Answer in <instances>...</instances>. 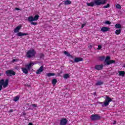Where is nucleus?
I'll return each instance as SVG.
<instances>
[{
  "mask_svg": "<svg viewBox=\"0 0 125 125\" xmlns=\"http://www.w3.org/2000/svg\"><path fill=\"white\" fill-rule=\"evenodd\" d=\"M40 18V16L39 15H36L34 17L30 16L28 18V22H31V25H33L34 26H37L38 25V22H35L34 21H37L39 20V18Z\"/></svg>",
  "mask_w": 125,
  "mask_h": 125,
  "instance_id": "obj_1",
  "label": "nucleus"
},
{
  "mask_svg": "<svg viewBox=\"0 0 125 125\" xmlns=\"http://www.w3.org/2000/svg\"><path fill=\"white\" fill-rule=\"evenodd\" d=\"M110 102H112L111 98L106 96L104 102H99L98 103L102 105V107H107V106L109 105V104H110Z\"/></svg>",
  "mask_w": 125,
  "mask_h": 125,
  "instance_id": "obj_2",
  "label": "nucleus"
},
{
  "mask_svg": "<svg viewBox=\"0 0 125 125\" xmlns=\"http://www.w3.org/2000/svg\"><path fill=\"white\" fill-rule=\"evenodd\" d=\"M34 65H35V63L33 62H31L28 64L26 65V68L23 67L21 68L23 73L24 74H25V75H27V74H29V71L31 70V68L32 66H34Z\"/></svg>",
  "mask_w": 125,
  "mask_h": 125,
  "instance_id": "obj_3",
  "label": "nucleus"
},
{
  "mask_svg": "<svg viewBox=\"0 0 125 125\" xmlns=\"http://www.w3.org/2000/svg\"><path fill=\"white\" fill-rule=\"evenodd\" d=\"M9 83V79H6L5 80L4 79L0 80V91L2 89V86L4 88L7 87L8 85V83Z\"/></svg>",
  "mask_w": 125,
  "mask_h": 125,
  "instance_id": "obj_4",
  "label": "nucleus"
},
{
  "mask_svg": "<svg viewBox=\"0 0 125 125\" xmlns=\"http://www.w3.org/2000/svg\"><path fill=\"white\" fill-rule=\"evenodd\" d=\"M36 51L35 49H30L26 52V57L27 58H32V57H35L36 56Z\"/></svg>",
  "mask_w": 125,
  "mask_h": 125,
  "instance_id": "obj_5",
  "label": "nucleus"
},
{
  "mask_svg": "<svg viewBox=\"0 0 125 125\" xmlns=\"http://www.w3.org/2000/svg\"><path fill=\"white\" fill-rule=\"evenodd\" d=\"M111 58L110 56H107L105 59V62L106 64L107 65H111V64H115L116 63V61L115 60H110Z\"/></svg>",
  "mask_w": 125,
  "mask_h": 125,
  "instance_id": "obj_6",
  "label": "nucleus"
},
{
  "mask_svg": "<svg viewBox=\"0 0 125 125\" xmlns=\"http://www.w3.org/2000/svg\"><path fill=\"white\" fill-rule=\"evenodd\" d=\"M90 119L91 121H98L101 119V116L97 114H92L90 117Z\"/></svg>",
  "mask_w": 125,
  "mask_h": 125,
  "instance_id": "obj_7",
  "label": "nucleus"
},
{
  "mask_svg": "<svg viewBox=\"0 0 125 125\" xmlns=\"http://www.w3.org/2000/svg\"><path fill=\"white\" fill-rule=\"evenodd\" d=\"M107 0H95L94 2L96 5L99 6L101 4H105Z\"/></svg>",
  "mask_w": 125,
  "mask_h": 125,
  "instance_id": "obj_8",
  "label": "nucleus"
},
{
  "mask_svg": "<svg viewBox=\"0 0 125 125\" xmlns=\"http://www.w3.org/2000/svg\"><path fill=\"white\" fill-rule=\"evenodd\" d=\"M5 74L8 77L9 76L11 77V76H15V75H16V73L14 72V71L12 70H8L6 71Z\"/></svg>",
  "mask_w": 125,
  "mask_h": 125,
  "instance_id": "obj_9",
  "label": "nucleus"
},
{
  "mask_svg": "<svg viewBox=\"0 0 125 125\" xmlns=\"http://www.w3.org/2000/svg\"><path fill=\"white\" fill-rule=\"evenodd\" d=\"M67 124H68V120L66 118L61 119L60 122V125H66Z\"/></svg>",
  "mask_w": 125,
  "mask_h": 125,
  "instance_id": "obj_10",
  "label": "nucleus"
},
{
  "mask_svg": "<svg viewBox=\"0 0 125 125\" xmlns=\"http://www.w3.org/2000/svg\"><path fill=\"white\" fill-rule=\"evenodd\" d=\"M103 64L96 65L95 66V69L99 71L100 70H102V69H103Z\"/></svg>",
  "mask_w": 125,
  "mask_h": 125,
  "instance_id": "obj_11",
  "label": "nucleus"
},
{
  "mask_svg": "<svg viewBox=\"0 0 125 125\" xmlns=\"http://www.w3.org/2000/svg\"><path fill=\"white\" fill-rule=\"evenodd\" d=\"M43 71V66H41L39 69H38L37 71H36V74L37 75H40V74H41L42 73V72Z\"/></svg>",
  "mask_w": 125,
  "mask_h": 125,
  "instance_id": "obj_12",
  "label": "nucleus"
},
{
  "mask_svg": "<svg viewBox=\"0 0 125 125\" xmlns=\"http://www.w3.org/2000/svg\"><path fill=\"white\" fill-rule=\"evenodd\" d=\"M17 36H18V37H23V36H28V33H23L22 32H19L17 34Z\"/></svg>",
  "mask_w": 125,
  "mask_h": 125,
  "instance_id": "obj_13",
  "label": "nucleus"
},
{
  "mask_svg": "<svg viewBox=\"0 0 125 125\" xmlns=\"http://www.w3.org/2000/svg\"><path fill=\"white\" fill-rule=\"evenodd\" d=\"M21 29V25L18 26L16 28L14 29V33H19V31Z\"/></svg>",
  "mask_w": 125,
  "mask_h": 125,
  "instance_id": "obj_14",
  "label": "nucleus"
},
{
  "mask_svg": "<svg viewBox=\"0 0 125 125\" xmlns=\"http://www.w3.org/2000/svg\"><path fill=\"white\" fill-rule=\"evenodd\" d=\"M101 31L102 32H107V31H109V30H110V28L109 27H103L101 28Z\"/></svg>",
  "mask_w": 125,
  "mask_h": 125,
  "instance_id": "obj_15",
  "label": "nucleus"
},
{
  "mask_svg": "<svg viewBox=\"0 0 125 125\" xmlns=\"http://www.w3.org/2000/svg\"><path fill=\"white\" fill-rule=\"evenodd\" d=\"M83 59L82 58H75L74 59V62L76 63H78V62H81V61H83Z\"/></svg>",
  "mask_w": 125,
  "mask_h": 125,
  "instance_id": "obj_16",
  "label": "nucleus"
},
{
  "mask_svg": "<svg viewBox=\"0 0 125 125\" xmlns=\"http://www.w3.org/2000/svg\"><path fill=\"white\" fill-rule=\"evenodd\" d=\"M64 4L65 5H69V4H72V1L70 0H66L65 1H63Z\"/></svg>",
  "mask_w": 125,
  "mask_h": 125,
  "instance_id": "obj_17",
  "label": "nucleus"
},
{
  "mask_svg": "<svg viewBox=\"0 0 125 125\" xmlns=\"http://www.w3.org/2000/svg\"><path fill=\"white\" fill-rule=\"evenodd\" d=\"M95 4V2L92 1L90 3H87V6H91V7H93Z\"/></svg>",
  "mask_w": 125,
  "mask_h": 125,
  "instance_id": "obj_18",
  "label": "nucleus"
},
{
  "mask_svg": "<svg viewBox=\"0 0 125 125\" xmlns=\"http://www.w3.org/2000/svg\"><path fill=\"white\" fill-rule=\"evenodd\" d=\"M64 54H65V55H67V56H69V57H71V58H73V57L72 55H71V54L69 53V52L65 51L64 52Z\"/></svg>",
  "mask_w": 125,
  "mask_h": 125,
  "instance_id": "obj_19",
  "label": "nucleus"
},
{
  "mask_svg": "<svg viewBox=\"0 0 125 125\" xmlns=\"http://www.w3.org/2000/svg\"><path fill=\"white\" fill-rule=\"evenodd\" d=\"M119 76H122V77H125V72L124 71H121L119 72Z\"/></svg>",
  "mask_w": 125,
  "mask_h": 125,
  "instance_id": "obj_20",
  "label": "nucleus"
},
{
  "mask_svg": "<svg viewBox=\"0 0 125 125\" xmlns=\"http://www.w3.org/2000/svg\"><path fill=\"white\" fill-rule=\"evenodd\" d=\"M57 83V80H56V79H53L52 80V84H53V85H55Z\"/></svg>",
  "mask_w": 125,
  "mask_h": 125,
  "instance_id": "obj_21",
  "label": "nucleus"
},
{
  "mask_svg": "<svg viewBox=\"0 0 125 125\" xmlns=\"http://www.w3.org/2000/svg\"><path fill=\"white\" fill-rule=\"evenodd\" d=\"M121 32H122V29H117L115 31V34L116 35H120V34H121Z\"/></svg>",
  "mask_w": 125,
  "mask_h": 125,
  "instance_id": "obj_22",
  "label": "nucleus"
},
{
  "mask_svg": "<svg viewBox=\"0 0 125 125\" xmlns=\"http://www.w3.org/2000/svg\"><path fill=\"white\" fill-rule=\"evenodd\" d=\"M103 83H104L103 82L98 81L96 83V85H102V84H103Z\"/></svg>",
  "mask_w": 125,
  "mask_h": 125,
  "instance_id": "obj_23",
  "label": "nucleus"
},
{
  "mask_svg": "<svg viewBox=\"0 0 125 125\" xmlns=\"http://www.w3.org/2000/svg\"><path fill=\"white\" fill-rule=\"evenodd\" d=\"M115 28H116V29H121L122 28V25L120 24H116L115 25Z\"/></svg>",
  "mask_w": 125,
  "mask_h": 125,
  "instance_id": "obj_24",
  "label": "nucleus"
},
{
  "mask_svg": "<svg viewBox=\"0 0 125 125\" xmlns=\"http://www.w3.org/2000/svg\"><path fill=\"white\" fill-rule=\"evenodd\" d=\"M99 60H100V61H103L105 60V56H102L101 57H99Z\"/></svg>",
  "mask_w": 125,
  "mask_h": 125,
  "instance_id": "obj_25",
  "label": "nucleus"
},
{
  "mask_svg": "<svg viewBox=\"0 0 125 125\" xmlns=\"http://www.w3.org/2000/svg\"><path fill=\"white\" fill-rule=\"evenodd\" d=\"M19 100V97H18V96H17L14 97V101H15V102H17V101H18Z\"/></svg>",
  "mask_w": 125,
  "mask_h": 125,
  "instance_id": "obj_26",
  "label": "nucleus"
},
{
  "mask_svg": "<svg viewBox=\"0 0 125 125\" xmlns=\"http://www.w3.org/2000/svg\"><path fill=\"white\" fill-rule=\"evenodd\" d=\"M47 77H51L52 76H55V73H48L47 74Z\"/></svg>",
  "mask_w": 125,
  "mask_h": 125,
  "instance_id": "obj_27",
  "label": "nucleus"
},
{
  "mask_svg": "<svg viewBox=\"0 0 125 125\" xmlns=\"http://www.w3.org/2000/svg\"><path fill=\"white\" fill-rule=\"evenodd\" d=\"M64 79H68V78H70V75L68 74H64L63 76Z\"/></svg>",
  "mask_w": 125,
  "mask_h": 125,
  "instance_id": "obj_28",
  "label": "nucleus"
},
{
  "mask_svg": "<svg viewBox=\"0 0 125 125\" xmlns=\"http://www.w3.org/2000/svg\"><path fill=\"white\" fill-rule=\"evenodd\" d=\"M116 8H118V9H121V8H122V6H121V5L118 4L116 5Z\"/></svg>",
  "mask_w": 125,
  "mask_h": 125,
  "instance_id": "obj_29",
  "label": "nucleus"
},
{
  "mask_svg": "<svg viewBox=\"0 0 125 125\" xmlns=\"http://www.w3.org/2000/svg\"><path fill=\"white\" fill-rule=\"evenodd\" d=\"M39 56H40V58L42 59V58H43V57H44V55L42 53H41V54H40Z\"/></svg>",
  "mask_w": 125,
  "mask_h": 125,
  "instance_id": "obj_30",
  "label": "nucleus"
},
{
  "mask_svg": "<svg viewBox=\"0 0 125 125\" xmlns=\"http://www.w3.org/2000/svg\"><path fill=\"white\" fill-rule=\"evenodd\" d=\"M110 7V4H107L106 5L104 6L103 8H109Z\"/></svg>",
  "mask_w": 125,
  "mask_h": 125,
  "instance_id": "obj_31",
  "label": "nucleus"
},
{
  "mask_svg": "<svg viewBox=\"0 0 125 125\" xmlns=\"http://www.w3.org/2000/svg\"><path fill=\"white\" fill-rule=\"evenodd\" d=\"M105 24H106L107 25H111V22L110 21H106L105 22Z\"/></svg>",
  "mask_w": 125,
  "mask_h": 125,
  "instance_id": "obj_32",
  "label": "nucleus"
},
{
  "mask_svg": "<svg viewBox=\"0 0 125 125\" xmlns=\"http://www.w3.org/2000/svg\"><path fill=\"white\" fill-rule=\"evenodd\" d=\"M101 48H102V46L101 45H98L97 49L98 50H100V49H101Z\"/></svg>",
  "mask_w": 125,
  "mask_h": 125,
  "instance_id": "obj_33",
  "label": "nucleus"
},
{
  "mask_svg": "<svg viewBox=\"0 0 125 125\" xmlns=\"http://www.w3.org/2000/svg\"><path fill=\"white\" fill-rule=\"evenodd\" d=\"M32 106L34 107L35 108H37V107H38V105L36 104H32Z\"/></svg>",
  "mask_w": 125,
  "mask_h": 125,
  "instance_id": "obj_34",
  "label": "nucleus"
},
{
  "mask_svg": "<svg viewBox=\"0 0 125 125\" xmlns=\"http://www.w3.org/2000/svg\"><path fill=\"white\" fill-rule=\"evenodd\" d=\"M12 112H13V109H10L9 111V113H12Z\"/></svg>",
  "mask_w": 125,
  "mask_h": 125,
  "instance_id": "obj_35",
  "label": "nucleus"
},
{
  "mask_svg": "<svg viewBox=\"0 0 125 125\" xmlns=\"http://www.w3.org/2000/svg\"><path fill=\"white\" fill-rule=\"evenodd\" d=\"M84 26H85V24H83L82 25V28H83L84 27Z\"/></svg>",
  "mask_w": 125,
  "mask_h": 125,
  "instance_id": "obj_36",
  "label": "nucleus"
},
{
  "mask_svg": "<svg viewBox=\"0 0 125 125\" xmlns=\"http://www.w3.org/2000/svg\"><path fill=\"white\" fill-rule=\"evenodd\" d=\"M16 10H20V9H19V8H16Z\"/></svg>",
  "mask_w": 125,
  "mask_h": 125,
  "instance_id": "obj_37",
  "label": "nucleus"
},
{
  "mask_svg": "<svg viewBox=\"0 0 125 125\" xmlns=\"http://www.w3.org/2000/svg\"><path fill=\"white\" fill-rule=\"evenodd\" d=\"M12 61H13V62H15L16 61V60L13 59Z\"/></svg>",
  "mask_w": 125,
  "mask_h": 125,
  "instance_id": "obj_38",
  "label": "nucleus"
},
{
  "mask_svg": "<svg viewBox=\"0 0 125 125\" xmlns=\"http://www.w3.org/2000/svg\"><path fill=\"white\" fill-rule=\"evenodd\" d=\"M61 4H62V3H60V4H59V6H60V5H61Z\"/></svg>",
  "mask_w": 125,
  "mask_h": 125,
  "instance_id": "obj_39",
  "label": "nucleus"
},
{
  "mask_svg": "<svg viewBox=\"0 0 125 125\" xmlns=\"http://www.w3.org/2000/svg\"><path fill=\"white\" fill-rule=\"evenodd\" d=\"M123 67H125V64H124Z\"/></svg>",
  "mask_w": 125,
  "mask_h": 125,
  "instance_id": "obj_40",
  "label": "nucleus"
},
{
  "mask_svg": "<svg viewBox=\"0 0 125 125\" xmlns=\"http://www.w3.org/2000/svg\"><path fill=\"white\" fill-rule=\"evenodd\" d=\"M113 124H114V125H115V124H116V123H115V122H114Z\"/></svg>",
  "mask_w": 125,
  "mask_h": 125,
  "instance_id": "obj_41",
  "label": "nucleus"
}]
</instances>
